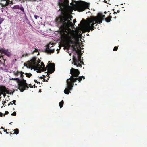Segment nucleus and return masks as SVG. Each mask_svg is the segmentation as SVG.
Masks as SVG:
<instances>
[{"label":"nucleus","instance_id":"obj_1","mask_svg":"<svg viewBox=\"0 0 147 147\" xmlns=\"http://www.w3.org/2000/svg\"><path fill=\"white\" fill-rule=\"evenodd\" d=\"M72 18L71 15L67 13H66L60 19V26L67 33L66 37L67 39L68 43L70 45L69 47V49L71 48V52L74 51L77 54L76 56L74 55L72 63L74 64L75 65H76L77 67L82 68V64L84 63L81 60V57L78 54V52L76 49L77 46L74 42V41L77 40V34L75 32H68L67 31L68 29L71 30L70 27L72 24V23L70 20H71Z\"/></svg>","mask_w":147,"mask_h":147},{"label":"nucleus","instance_id":"obj_2","mask_svg":"<svg viewBox=\"0 0 147 147\" xmlns=\"http://www.w3.org/2000/svg\"><path fill=\"white\" fill-rule=\"evenodd\" d=\"M80 72L78 69L72 68L70 70V74L71 76L70 78L66 80V87L64 90V93L68 94L71 92L70 91L72 90L74 87V83L77 80L79 82L85 78L83 76H79Z\"/></svg>","mask_w":147,"mask_h":147},{"label":"nucleus","instance_id":"obj_3","mask_svg":"<svg viewBox=\"0 0 147 147\" xmlns=\"http://www.w3.org/2000/svg\"><path fill=\"white\" fill-rule=\"evenodd\" d=\"M105 17L104 15L101 13L100 16L89 19L84 26L85 29L88 32H90V30H93L94 28H96L95 26H97V24H100L102 22Z\"/></svg>","mask_w":147,"mask_h":147},{"label":"nucleus","instance_id":"obj_4","mask_svg":"<svg viewBox=\"0 0 147 147\" xmlns=\"http://www.w3.org/2000/svg\"><path fill=\"white\" fill-rule=\"evenodd\" d=\"M24 72L22 71L20 72V76L22 79H20L19 78H13L12 79L17 81L18 84V89H19L20 92H23L24 90H26L28 87H26V85L27 84L26 82V80H24L23 78L24 76L23 74Z\"/></svg>","mask_w":147,"mask_h":147},{"label":"nucleus","instance_id":"obj_5","mask_svg":"<svg viewBox=\"0 0 147 147\" xmlns=\"http://www.w3.org/2000/svg\"><path fill=\"white\" fill-rule=\"evenodd\" d=\"M75 5L76 9L79 12H82L84 11L85 9L89 7V5L86 2L82 1L76 3Z\"/></svg>","mask_w":147,"mask_h":147},{"label":"nucleus","instance_id":"obj_6","mask_svg":"<svg viewBox=\"0 0 147 147\" xmlns=\"http://www.w3.org/2000/svg\"><path fill=\"white\" fill-rule=\"evenodd\" d=\"M41 65L42 66L41 67V71L40 72H38V71H37V72L40 73L41 71H45V72L47 71V72L49 71L50 74H51L54 72L55 70V65L54 63H51L50 67H49L48 66H47L46 67H45V65L42 62L41 63Z\"/></svg>","mask_w":147,"mask_h":147},{"label":"nucleus","instance_id":"obj_7","mask_svg":"<svg viewBox=\"0 0 147 147\" xmlns=\"http://www.w3.org/2000/svg\"><path fill=\"white\" fill-rule=\"evenodd\" d=\"M53 47V44L49 43L47 45V47L45 49V52L49 54L53 53L55 49L52 48Z\"/></svg>","mask_w":147,"mask_h":147},{"label":"nucleus","instance_id":"obj_8","mask_svg":"<svg viewBox=\"0 0 147 147\" xmlns=\"http://www.w3.org/2000/svg\"><path fill=\"white\" fill-rule=\"evenodd\" d=\"M58 5L60 9L63 8L66 4L68 3L69 0H58Z\"/></svg>","mask_w":147,"mask_h":147},{"label":"nucleus","instance_id":"obj_9","mask_svg":"<svg viewBox=\"0 0 147 147\" xmlns=\"http://www.w3.org/2000/svg\"><path fill=\"white\" fill-rule=\"evenodd\" d=\"M0 53H3L8 57H9L11 55V53L9 52L8 50L4 49H0Z\"/></svg>","mask_w":147,"mask_h":147},{"label":"nucleus","instance_id":"obj_10","mask_svg":"<svg viewBox=\"0 0 147 147\" xmlns=\"http://www.w3.org/2000/svg\"><path fill=\"white\" fill-rule=\"evenodd\" d=\"M30 50L31 51V53L33 54L34 52H38L37 48L36 47H34L33 46H30L29 47Z\"/></svg>","mask_w":147,"mask_h":147},{"label":"nucleus","instance_id":"obj_11","mask_svg":"<svg viewBox=\"0 0 147 147\" xmlns=\"http://www.w3.org/2000/svg\"><path fill=\"white\" fill-rule=\"evenodd\" d=\"M13 8L15 9H19L21 11L24 13V9L22 5H16L13 6Z\"/></svg>","mask_w":147,"mask_h":147},{"label":"nucleus","instance_id":"obj_12","mask_svg":"<svg viewBox=\"0 0 147 147\" xmlns=\"http://www.w3.org/2000/svg\"><path fill=\"white\" fill-rule=\"evenodd\" d=\"M10 3L12 4H13V3L12 1H10L9 0H7L6 1L5 3L4 4V5L3 4L1 3H0V5H1L2 7H3V6H6L7 5H8V4Z\"/></svg>","mask_w":147,"mask_h":147},{"label":"nucleus","instance_id":"obj_13","mask_svg":"<svg viewBox=\"0 0 147 147\" xmlns=\"http://www.w3.org/2000/svg\"><path fill=\"white\" fill-rule=\"evenodd\" d=\"M112 18V17L111 16H109L107 17L105 19V20L107 22H110L111 21V19Z\"/></svg>","mask_w":147,"mask_h":147},{"label":"nucleus","instance_id":"obj_14","mask_svg":"<svg viewBox=\"0 0 147 147\" xmlns=\"http://www.w3.org/2000/svg\"><path fill=\"white\" fill-rule=\"evenodd\" d=\"M14 133H13V134L17 135L18 134L19 132L18 129L17 128L15 129L14 130Z\"/></svg>","mask_w":147,"mask_h":147},{"label":"nucleus","instance_id":"obj_15","mask_svg":"<svg viewBox=\"0 0 147 147\" xmlns=\"http://www.w3.org/2000/svg\"><path fill=\"white\" fill-rule=\"evenodd\" d=\"M64 104V102L63 100H62L59 103V106L60 108H61L63 106Z\"/></svg>","mask_w":147,"mask_h":147},{"label":"nucleus","instance_id":"obj_16","mask_svg":"<svg viewBox=\"0 0 147 147\" xmlns=\"http://www.w3.org/2000/svg\"><path fill=\"white\" fill-rule=\"evenodd\" d=\"M25 74L26 75V77L28 78L32 76V74L30 73H26Z\"/></svg>","mask_w":147,"mask_h":147},{"label":"nucleus","instance_id":"obj_17","mask_svg":"<svg viewBox=\"0 0 147 147\" xmlns=\"http://www.w3.org/2000/svg\"><path fill=\"white\" fill-rule=\"evenodd\" d=\"M20 74V72H19L17 71L16 72H14V75L16 76H18L19 74Z\"/></svg>","mask_w":147,"mask_h":147},{"label":"nucleus","instance_id":"obj_18","mask_svg":"<svg viewBox=\"0 0 147 147\" xmlns=\"http://www.w3.org/2000/svg\"><path fill=\"white\" fill-rule=\"evenodd\" d=\"M7 92H8L7 90H5L4 91V94H3V96H4V97H5L6 96V93H7Z\"/></svg>","mask_w":147,"mask_h":147},{"label":"nucleus","instance_id":"obj_19","mask_svg":"<svg viewBox=\"0 0 147 147\" xmlns=\"http://www.w3.org/2000/svg\"><path fill=\"white\" fill-rule=\"evenodd\" d=\"M117 49H118L117 47L115 46L114 48V49H113V51H116L117 50Z\"/></svg>","mask_w":147,"mask_h":147},{"label":"nucleus","instance_id":"obj_20","mask_svg":"<svg viewBox=\"0 0 147 147\" xmlns=\"http://www.w3.org/2000/svg\"><path fill=\"white\" fill-rule=\"evenodd\" d=\"M4 20V19L3 18H1L0 19V24H1L2 22Z\"/></svg>","mask_w":147,"mask_h":147},{"label":"nucleus","instance_id":"obj_21","mask_svg":"<svg viewBox=\"0 0 147 147\" xmlns=\"http://www.w3.org/2000/svg\"><path fill=\"white\" fill-rule=\"evenodd\" d=\"M16 112H14L13 113L11 114V115L13 116H16Z\"/></svg>","mask_w":147,"mask_h":147},{"label":"nucleus","instance_id":"obj_22","mask_svg":"<svg viewBox=\"0 0 147 147\" xmlns=\"http://www.w3.org/2000/svg\"><path fill=\"white\" fill-rule=\"evenodd\" d=\"M7 93L8 94H9L10 95H12L14 93V92H12L11 93H10L9 92H7Z\"/></svg>","mask_w":147,"mask_h":147},{"label":"nucleus","instance_id":"obj_23","mask_svg":"<svg viewBox=\"0 0 147 147\" xmlns=\"http://www.w3.org/2000/svg\"><path fill=\"white\" fill-rule=\"evenodd\" d=\"M34 81L35 82L37 83H39L40 84V82H39L38 81H37V80L35 79V80H34Z\"/></svg>","mask_w":147,"mask_h":147},{"label":"nucleus","instance_id":"obj_24","mask_svg":"<svg viewBox=\"0 0 147 147\" xmlns=\"http://www.w3.org/2000/svg\"><path fill=\"white\" fill-rule=\"evenodd\" d=\"M34 17L35 19H36L38 18L39 17V16L37 15H35L34 16Z\"/></svg>","mask_w":147,"mask_h":147},{"label":"nucleus","instance_id":"obj_25","mask_svg":"<svg viewBox=\"0 0 147 147\" xmlns=\"http://www.w3.org/2000/svg\"><path fill=\"white\" fill-rule=\"evenodd\" d=\"M16 101L15 100H13L12 102H13L15 105H16V104H15Z\"/></svg>","mask_w":147,"mask_h":147},{"label":"nucleus","instance_id":"obj_26","mask_svg":"<svg viewBox=\"0 0 147 147\" xmlns=\"http://www.w3.org/2000/svg\"><path fill=\"white\" fill-rule=\"evenodd\" d=\"M9 113V112L8 111H6L5 112V114H8Z\"/></svg>","mask_w":147,"mask_h":147},{"label":"nucleus","instance_id":"obj_27","mask_svg":"<svg viewBox=\"0 0 147 147\" xmlns=\"http://www.w3.org/2000/svg\"><path fill=\"white\" fill-rule=\"evenodd\" d=\"M2 115H3V114H2V113H0V116L1 117H2Z\"/></svg>","mask_w":147,"mask_h":147},{"label":"nucleus","instance_id":"obj_28","mask_svg":"<svg viewBox=\"0 0 147 147\" xmlns=\"http://www.w3.org/2000/svg\"><path fill=\"white\" fill-rule=\"evenodd\" d=\"M37 62L35 61L33 62V63L35 65H36Z\"/></svg>","mask_w":147,"mask_h":147},{"label":"nucleus","instance_id":"obj_29","mask_svg":"<svg viewBox=\"0 0 147 147\" xmlns=\"http://www.w3.org/2000/svg\"><path fill=\"white\" fill-rule=\"evenodd\" d=\"M76 22V19H74L73 20V22L75 23V22Z\"/></svg>","mask_w":147,"mask_h":147},{"label":"nucleus","instance_id":"obj_30","mask_svg":"<svg viewBox=\"0 0 147 147\" xmlns=\"http://www.w3.org/2000/svg\"><path fill=\"white\" fill-rule=\"evenodd\" d=\"M1 128L2 129H4V128L3 127H1Z\"/></svg>","mask_w":147,"mask_h":147},{"label":"nucleus","instance_id":"obj_31","mask_svg":"<svg viewBox=\"0 0 147 147\" xmlns=\"http://www.w3.org/2000/svg\"><path fill=\"white\" fill-rule=\"evenodd\" d=\"M41 92V89H40L39 90V92Z\"/></svg>","mask_w":147,"mask_h":147},{"label":"nucleus","instance_id":"obj_32","mask_svg":"<svg viewBox=\"0 0 147 147\" xmlns=\"http://www.w3.org/2000/svg\"><path fill=\"white\" fill-rule=\"evenodd\" d=\"M114 13L115 14H117V13L116 12H114Z\"/></svg>","mask_w":147,"mask_h":147},{"label":"nucleus","instance_id":"obj_33","mask_svg":"<svg viewBox=\"0 0 147 147\" xmlns=\"http://www.w3.org/2000/svg\"><path fill=\"white\" fill-rule=\"evenodd\" d=\"M10 104H12H12H13V103H12V102H10Z\"/></svg>","mask_w":147,"mask_h":147},{"label":"nucleus","instance_id":"obj_34","mask_svg":"<svg viewBox=\"0 0 147 147\" xmlns=\"http://www.w3.org/2000/svg\"><path fill=\"white\" fill-rule=\"evenodd\" d=\"M40 78L41 79H43V77L42 76L40 77Z\"/></svg>","mask_w":147,"mask_h":147},{"label":"nucleus","instance_id":"obj_35","mask_svg":"<svg viewBox=\"0 0 147 147\" xmlns=\"http://www.w3.org/2000/svg\"><path fill=\"white\" fill-rule=\"evenodd\" d=\"M39 53L38 52V53L37 54V55H39Z\"/></svg>","mask_w":147,"mask_h":147},{"label":"nucleus","instance_id":"obj_36","mask_svg":"<svg viewBox=\"0 0 147 147\" xmlns=\"http://www.w3.org/2000/svg\"><path fill=\"white\" fill-rule=\"evenodd\" d=\"M106 13H107V12H106V11H105V12H104V13H105V14H106Z\"/></svg>","mask_w":147,"mask_h":147},{"label":"nucleus","instance_id":"obj_37","mask_svg":"<svg viewBox=\"0 0 147 147\" xmlns=\"http://www.w3.org/2000/svg\"><path fill=\"white\" fill-rule=\"evenodd\" d=\"M12 123V122H10V123H9V124H11Z\"/></svg>","mask_w":147,"mask_h":147},{"label":"nucleus","instance_id":"obj_38","mask_svg":"<svg viewBox=\"0 0 147 147\" xmlns=\"http://www.w3.org/2000/svg\"><path fill=\"white\" fill-rule=\"evenodd\" d=\"M10 105V104H9L8 105V106H9Z\"/></svg>","mask_w":147,"mask_h":147},{"label":"nucleus","instance_id":"obj_39","mask_svg":"<svg viewBox=\"0 0 147 147\" xmlns=\"http://www.w3.org/2000/svg\"><path fill=\"white\" fill-rule=\"evenodd\" d=\"M4 131L5 132H6V130H4Z\"/></svg>","mask_w":147,"mask_h":147},{"label":"nucleus","instance_id":"obj_40","mask_svg":"<svg viewBox=\"0 0 147 147\" xmlns=\"http://www.w3.org/2000/svg\"><path fill=\"white\" fill-rule=\"evenodd\" d=\"M116 18V17L115 16L114 18Z\"/></svg>","mask_w":147,"mask_h":147},{"label":"nucleus","instance_id":"obj_41","mask_svg":"<svg viewBox=\"0 0 147 147\" xmlns=\"http://www.w3.org/2000/svg\"><path fill=\"white\" fill-rule=\"evenodd\" d=\"M24 66H26V64H24Z\"/></svg>","mask_w":147,"mask_h":147},{"label":"nucleus","instance_id":"obj_42","mask_svg":"<svg viewBox=\"0 0 147 147\" xmlns=\"http://www.w3.org/2000/svg\"><path fill=\"white\" fill-rule=\"evenodd\" d=\"M27 68H29V67H28V66H27Z\"/></svg>","mask_w":147,"mask_h":147},{"label":"nucleus","instance_id":"obj_43","mask_svg":"<svg viewBox=\"0 0 147 147\" xmlns=\"http://www.w3.org/2000/svg\"><path fill=\"white\" fill-rule=\"evenodd\" d=\"M68 53L69 54H70L71 53H69V52H68Z\"/></svg>","mask_w":147,"mask_h":147},{"label":"nucleus","instance_id":"obj_44","mask_svg":"<svg viewBox=\"0 0 147 147\" xmlns=\"http://www.w3.org/2000/svg\"><path fill=\"white\" fill-rule=\"evenodd\" d=\"M119 11H118L117 12L119 13Z\"/></svg>","mask_w":147,"mask_h":147},{"label":"nucleus","instance_id":"obj_45","mask_svg":"<svg viewBox=\"0 0 147 147\" xmlns=\"http://www.w3.org/2000/svg\"><path fill=\"white\" fill-rule=\"evenodd\" d=\"M0 134H2V133L1 132H0Z\"/></svg>","mask_w":147,"mask_h":147},{"label":"nucleus","instance_id":"obj_46","mask_svg":"<svg viewBox=\"0 0 147 147\" xmlns=\"http://www.w3.org/2000/svg\"><path fill=\"white\" fill-rule=\"evenodd\" d=\"M77 85V84H75V86H76Z\"/></svg>","mask_w":147,"mask_h":147},{"label":"nucleus","instance_id":"obj_47","mask_svg":"<svg viewBox=\"0 0 147 147\" xmlns=\"http://www.w3.org/2000/svg\"><path fill=\"white\" fill-rule=\"evenodd\" d=\"M87 35L88 36L89 35V34H87Z\"/></svg>","mask_w":147,"mask_h":147},{"label":"nucleus","instance_id":"obj_48","mask_svg":"<svg viewBox=\"0 0 147 147\" xmlns=\"http://www.w3.org/2000/svg\"><path fill=\"white\" fill-rule=\"evenodd\" d=\"M6 134H8V132H6Z\"/></svg>","mask_w":147,"mask_h":147},{"label":"nucleus","instance_id":"obj_49","mask_svg":"<svg viewBox=\"0 0 147 147\" xmlns=\"http://www.w3.org/2000/svg\"><path fill=\"white\" fill-rule=\"evenodd\" d=\"M11 134H12L11 133L10 134L11 135Z\"/></svg>","mask_w":147,"mask_h":147},{"label":"nucleus","instance_id":"obj_50","mask_svg":"<svg viewBox=\"0 0 147 147\" xmlns=\"http://www.w3.org/2000/svg\"><path fill=\"white\" fill-rule=\"evenodd\" d=\"M1 97L0 98V100H1Z\"/></svg>","mask_w":147,"mask_h":147},{"label":"nucleus","instance_id":"obj_51","mask_svg":"<svg viewBox=\"0 0 147 147\" xmlns=\"http://www.w3.org/2000/svg\"><path fill=\"white\" fill-rule=\"evenodd\" d=\"M1 97L0 98V100H1Z\"/></svg>","mask_w":147,"mask_h":147},{"label":"nucleus","instance_id":"obj_52","mask_svg":"<svg viewBox=\"0 0 147 147\" xmlns=\"http://www.w3.org/2000/svg\"><path fill=\"white\" fill-rule=\"evenodd\" d=\"M1 18L0 17V19H1Z\"/></svg>","mask_w":147,"mask_h":147}]
</instances>
